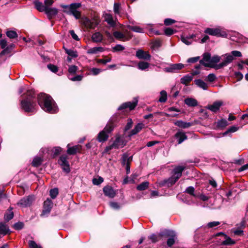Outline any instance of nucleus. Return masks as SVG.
<instances>
[{
	"instance_id": "obj_28",
	"label": "nucleus",
	"mask_w": 248,
	"mask_h": 248,
	"mask_svg": "<svg viewBox=\"0 0 248 248\" xmlns=\"http://www.w3.org/2000/svg\"><path fill=\"white\" fill-rule=\"evenodd\" d=\"M92 39L94 42H100L103 39V35L99 32H96L93 34Z\"/></svg>"
},
{
	"instance_id": "obj_32",
	"label": "nucleus",
	"mask_w": 248,
	"mask_h": 248,
	"mask_svg": "<svg viewBox=\"0 0 248 248\" xmlns=\"http://www.w3.org/2000/svg\"><path fill=\"white\" fill-rule=\"evenodd\" d=\"M9 229L7 225L3 223H0V234L5 235L8 233Z\"/></svg>"
},
{
	"instance_id": "obj_22",
	"label": "nucleus",
	"mask_w": 248,
	"mask_h": 248,
	"mask_svg": "<svg viewBox=\"0 0 248 248\" xmlns=\"http://www.w3.org/2000/svg\"><path fill=\"white\" fill-rule=\"evenodd\" d=\"M114 37L118 40L123 41H126L129 40V38L127 37L125 34L119 31H115L113 32Z\"/></svg>"
},
{
	"instance_id": "obj_58",
	"label": "nucleus",
	"mask_w": 248,
	"mask_h": 248,
	"mask_svg": "<svg viewBox=\"0 0 248 248\" xmlns=\"http://www.w3.org/2000/svg\"><path fill=\"white\" fill-rule=\"evenodd\" d=\"M201 66L200 64H198L195 66V70H193L192 71L191 75L193 76L197 75L200 73L199 69L201 68Z\"/></svg>"
},
{
	"instance_id": "obj_30",
	"label": "nucleus",
	"mask_w": 248,
	"mask_h": 248,
	"mask_svg": "<svg viewBox=\"0 0 248 248\" xmlns=\"http://www.w3.org/2000/svg\"><path fill=\"white\" fill-rule=\"evenodd\" d=\"M35 8L39 11V12H44L45 11L47 7H45L43 3L38 1H34L33 2Z\"/></svg>"
},
{
	"instance_id": "obj_14",
	"label": "nucleus",
	"mask_w": 248,
	"mask_h": 248,
	"mask_svg": "<svg viewBox=\"0 0 248 248\" xmlns=\"http://www.w3.org/2000/svg\"><path fill=\"white\" fill-rule=\"evenodd\" d=\"M137 104L138 100L135 99V100L133 102H127L123 103L119 107L118 109L122 110L123 109L128 108L130 110H133L136 107Z\"/></svg>"
},
{
	"instance_id": "obj_26",
	"label": "nucleus",
	"mask_w": 248,
	"mask_h": 248,
	"mask_svg": "<svg viewBox=\"0 0 248 248\" xmlns=\"http://www.w3.org/2000/svg\"><path fill=\"white\" fill-rule=\"evenodd\" d=\"M185 103L188 107H196L198 105L197 101L192 98H187L185 99Z\"/></svg>"
},
{
	"instance_id": "obj_17",
	"label": "nucleus",
	"mask_w": 248,
	"mask_h": 248,
	"mask_svg": "<svg viewBox=\"0 0 248 248\" xmlns=\"http://www.w3.org/2000/svg\"><path fill=\"white\" fill-rule=\"evenodd\" d=\"M104 20L111 27H115L116 25V21L114 20L112 16L109 13L104 14Z\"/></svg>"
},
{
	"instance_id": "obj_48",
	"label": "nucleus",
	"mask_w": 248,
	"mask_h": 248,
	"mask_svg": "<svg viewBox=\"0 0 248 248\" xmlns=\"http://www.w3.org/2000/svg\"><path fill=\"white\" fill-rule=\"evenodd\" d=\"M161 237V236L160 235V233L158 234V235L153 234L151 235L150 236H149L148 238L152 241L153 243H155L159 240V237Z\"/></svg>"
},
{
	"instance_id": "obj_57",
	"label": "nucleus",
	"mask_w": 248,
	"mask_h": 248,
	"mask_svg": "<svg viewBox=\"0 0 248 248\" xmlns=\"http://www.w3.org/2000/svg\"><path fill=\"white\" fill-rule=\"evenodd\" d=\"M78 67L75 65H71L68 68V72L70 74H75L76 73Z\"/></svg>"
},
{
	"instance_id": "obj_5",
	"label": "nucleus",
	"mask_w": 248,
	"mask_h": 248,
	"mask_svg": "<svg viewBox=\"0 0 248 248\" xmlns=\"http://www.w3.org/2000/svg\"><path fill=\"white\" fill-rule=\"evenodd\" d=\"M81 6L80 3H74L69 5H62V7L64 9V13L73 15L76 19H79L81 17V13L78 9Z\"/></svg>"
},
{
	"instance_id": "obj_6",
	"label": "nucleus",
	"mask_w": 248,
	"mask_h": 248,
	"mask_svg": "<svg viewBox=\"0 0 248 248\" xmlns=\"http://www.w3.org/2000/svg\"><path fill=\"white\" fill-rule=\"evenodd\" d=\"M80 22L86 29H94L99 24V20L98 17L95 16L92 19L84 17L81 19Z\"/></svg>"
},
{
	"instance_id": "obj_7",
	"label": "nucleus",
	"mask_w": 248,
	"mask_h": 248,
	"mask_svg": "<svg viewBox=\"0 0 248 248\" xmlns=\"http://www.w3.org/2000/svg\"><path fill=\"white\" fill-rule=\"evenodd\" d=\"M160 235L168 238L167 241V244L169 247H171L174 244L177 239L176 233L171 230H166L160 232Z\"/></svg>"
},
{
	"instance_id": "obj_35",
	"label": "nucleus",
	"mask_w": 248,
	"mask_h": 248,
	"mask_svg": "<svg viewBox=\"0 0 248 248\" xmlns=\"http://www.w3.org/2000/svg\"><path fill=\"white\" fill-rule=\"evenodd\" d=\"M14 217V213L12 211V208L10 207L8 211L4 215V219L6 221H9L12 219Z\"/></svg>"
},
{
	"instance_id": "obj_8",
	"label": "nucleus",
	"mask_w": 248,
	"mask_h": 248,
	"mask_svg": "<svg viewBox=\"0 0 248 248\" xmlns=\"http://www.w3.org/2000/svg\"><path fill=\"white\" fill-rule=\"evenodd\" d=\"M125 145V143H124V140L120 137L118 136L116 138V139L112 144L106 147L105 152L108 153L113 149L123 148Z\"/></svg>"
},
{
	"instance_id": "obj_43",
	"label": "nucleus",
	"mask_w": 248,
	"mask_h": 248,
	"mask_svg": "<svg viewBox=\"0 0 248 248\" xmlns=\"http://www.w3.org/2000/svg\"><path fill=\"white\" fill-rule=\"evenodd\" d=\"M65 51L66 54L72 58H76L78 56L77 51L72 49H65Z\"/></svg>"
},
{
	"instance_id": "obj_29",
	"label": "nucleus",
	"mask_w": 248,
	"mask_h": 248,
	"mask_svg": "<svg viewBox=\"0 0 248 248\" xmlns=\"http://www.w3.org/2000/svg\"><path fill=\"white\" fill-rule=\"evenodd\" d=\"M150 66V63L144 61H140L138 64V68L141 70L147 69Z\"/></svg>"
},
{
	"instance_id": "obj_53",
	"label": "nucleus",
	"mask_w": 248,
	"mask_h": 248,
	"mask_svg": "<svg viewBox=\"0 0 248 248\" xmlns=\"http://www.w3.org/2000/svg\"><path fill=\"white\" fill-rule=\"evenodd\" d=\"M29 245L30 248H42L40 245H37L34 241H29Z\"/></svg>"
},
{
	"instance_id": "obj_19",
	"label": "nucleus",
	"mask_w": 248,
	"mask_h": 248,
	"mask_svg": "<svg viewBox=\"0 0 248 248\" xmlns=\"http://www.w3.org/2000/svg\"><path fill=\"white\" fill-rule=\"evenodd\" d=\"M222 104L221 101H216L212 105H209L207 108L214 112H216L219 110Z\"/></svg>"
},
{
	"instance_id": "obj_51",
	"label": "nucleus",
	"mask_w": 248,
	"mask_h": 248,
	"mask_svg": "<svg viewBox=\"0 0 248 248\" xmlns=\"http://www.w3.org/2000/svg\"><path fill=\"white\" fill-rule=\"evenodd\" d=\"M103 178L99 177L98 178H93V183L94 185H99L103 182Z\"/></svg>"
},
{
	"instance_id": "obj_39",
	"label": "nucleus",
	"mask_w": 248,
	"mask_h": 248,
	"mask_svg": "<svg viewBox=\"0 0 248 248\" xmlns=\"http://www.w3.org/2000/svg\"><path fill=\"white\" fill-rule=\"evenodd\" d=\"M62 151V148L60 147H55L52 148L50 152H52V155L53 158L57 156Z\"/></svg>"
},
{
	"instance_id": "obj_25",
	"label": "nucleus",
	"mask_w": 248,
	"mask_h": 248,
	"mask_svg": "<svg viewBox=\"0 0 248 248\" xmlns=\"http://www.w3.org/2000/svg\"><path fill=\"white\" fill-rule=\"evenodd\" d=\"M144 126V124L143 123L138 124L130 132V136L135 135L139 133Z\"/></svg>"
},
{
	"instance_id": "obj_54",
	"label": "nucleus",
	"mask_w": 248,
	"mask_h": 248,
	"mask_svg": "<svg viewBox=\"0 0 248 248\" xmlns=\"http://www.w3.org/2000/svg\"><path fill=\"white\" fill-rule=\"evenodd\" d=\"M233 233L235 235L239 236H242L244 234L243 230L238 227H237V228L233 231Z\"/></svg>"
},
{
	"instance_id": "obj_31",
	"label": "nucleus",
	"mask_w": 248,
	"mask_h": 248,
	"mask_svg": "<svg viewBox=\"0 0 248 248\" xmlns=\"http://www.w3.org/2000/svg\"><path fill=\"white\" fill-rule=\"evenodd\" d=\"M195 83L199 87L203 90H207L208 89V85L201 79H196L195 80Z\"/></svg>"
},
{
	"instance_id": "obj_56",
	"label": "nucleus",
	"mask_w": 248,
	"mask_h": 248,
	"mask_svg": "<svg viewBox=\"0 0 248 248\" xmlns=\"http://www.w3.org/2000/svg\"><path fill=\"white\" fill-rule=\"evenodd\" d=\"M114 12L115 14L119 15L120 12V5L118 3L114 4Z\"/></svg>"
},
{
	"instance_id": "obj_9",
	"label": "nucleus",
	"mask_w": 248,
	"mask_h": 248,
	"mask_svg": "<svg viewBox=\"0 0 248 248\" xmlns=\"http://www.w3.org/2000/svg\"><path fill=\"white\" fill-rule=\"evenodd\" d=\"M58 163L62 167L64 171L66 173L70 172V169L66 155H61L58 160Z\"/></svg>"
},
{
	"instance_id": "obj_23",
	"label": "nucleus",
	"mask_w": 248,
	"mask_h": 248,
	"mask_svg": "<svg viewBox=\"0 0 248 248\" xmlns=\"http://www.w3.org/2000/svg\"><path fill=\"white\" fill-rule=\"evenodd\" d=\"M108 134L103 130L98 134L97 140L99 142H103L108 140Z\"/></svg>"
},
{
	"instance_id": "obj_47",
	"label": "nucleus",
	"mask_w": 248,
	"mask_h": 248,
	"mask_svg": "<svg viewBox=\"0 0 248 248\" xmlns=\"http://www.w3.org/2000/svg\"><path fill=\"white\" fill-rule=\"evenodd\" d=\"M59 193V190L57 188L52 189L50 190L49 195L51 198L55 199L56 198Z\"/></svg>"
},
{
	"instance_id": "obj_11",
	"label": "nucleus",
	"mask_w": 248,
	"mask_h": 248,
	"mask_svg": "<svg viewBox=\"0 0 248 248\" xmlns=\"http://www.w3.org/2000/svg\"><path fill=\"white\" fill-rule=\"evenodd\" d=\"M204 33L217 37L223 36L224 35V33L219 28H207L204 30Z\"/></svg>"
},
{
	"instance_id": "obj_1",
	"label": "nucleus",
	"mask_w": 248,
	"mask_h": 248,
	"mask_svg": "<svg viewBox=\"0 0 248 248\" xmlns=\"http://www.w3.org/2000/svg\"><path fill=\"white\" fill-rule=\"evenodd\" d=\"M38 103L45 111L55 113L58 111V107L53 98L49 95L41 93L38 95Z\"/></svg>"
},
{
	"instance_id": "obj_62",
	"label": "nucleus",
	"mask_w": 248,
	"mask_h": 248,
	"mask_svg": "<svg viewBox=\"0 0 248 248\" xmlns=\"http://www.w3.org/2000/svg\"><path fill=\"white\" fill-rule=\"evenodd\" d=\"M164 24L166 26H169L175 23V20L171 18H166L164 21Z\"/></svg>"
},
{
	"instance_id": "obj_59",
	"label": "nucleus",
	"mask_w": 248,
	"mask_h": 248,
	"mask_svg": "<svg viewBox=\"0 0 248 248\" xmlns=\"http://www.w3.org/2000/svg\"><path fill=\"white\" fill-rule=\"evenodd\" d=\"M24 224L22 222H18L16 223L14 225V228L16 230H19L23 228Z\"/></svg>"
},
{
	"instance_id": "obj_12",
	"label": "nucleus",
	"mask_w": 248,
	"mask_h": 248,
	"mask_svg": "<svg viewBox=\"0 0 248 248\" xmlns=\"http://www.w3.org/2000/svg\"><path fill=\"white\" fill-rule=\"evenodd\" d=\"M136 56L139 59L150 61L151 56L148 51H144L142 49H138L136 53Z\"/></svg>"
},
{
	"instance_id": "obj_61",
	"label": "nucleus",
	"mask_w": 248,
	"mask_h": 248,
	"mask_svg": "<svg viewBox=\"0 0 248 248\" xmlns=\"http://www.w3.org/2000/svg\"><path fill=\"white\" fill-rule=\"evenodd\" d=\"M211 54L209 53H205L203 55V59L205 61V62L210 63L211 60Z\"/></svg>"
},
{
	"instance_id": "obj_49",
	"label": "nucleus",
	"mask_w": 248,
	"mask_h": 248,
	"mask_svg": "<svg viewBox=\"0 0 248 248\" xmlns=\"http://www.w3.org/2000/svg\"><path fill=\"white\" fill-rule=\"evenodd\" d=\"M132 159V156L128 157L126 154H124L123 156V163L125 164H129Z\"/></svg>"
},
{
	"instance_id": "obj_10",
	"label": "nucleus",
	"mask_w": 248,
	"mask_h": 248,
	"mask_svg": "<svg viewBox=\"0 0 248 248\" xmlns=\"http://www.w3.org/2000/svg\"><path fill=\"white\" fill-rule=\"evenodd\" d=\"M52 206L53 202L52 201L49 199H47L44 202L43 210L41 214V216H45L49 214Z\"/></svg>"
},
{
	"instance_id": "obj_52",
	"label": "nucleus",
	"mask_w": 248,
	"mask_h": 248,
	"mask_svg": "<svg viewBox=\"0 0 248 248\" xmlns=\"http://www.w3.org/2000/svg\"><path fill=\"white\" fill-rule=\"evenodd\" d=\"M113 51H121L124 49V47L121 45H117L112 48Z\"/></svg>"
},
{
	"instance_id": "obj_55",
	"label": "nucleus",
	"mask_w": 248,
	"mask_h": 248,
	"mask_svg": "<svg viewBox=\"0 0 248 248\" xmlns=\"http://www.w3.org/2000/svg\"><path fill=\"white\" fill-rule=\"evenodd\" d=\"M47 68L52 72L56 73L58 71V67L55 65L49 64L47 65Z\"/></svg>"
},
{
	"instance_id": "obj_45",
	"label": "nucleus",
	"mask_w": 248,
	"mask_h": 248,
	"mask_svg": "<svg viewBox=\"0 0 248 248\" xmlns=\"http://www.w3.org/2000/svg\"><path fill=\"white\" fill-rule=\"evenodd\" d=\"M228 124L227 121L225 119H221L217 123V126L218 128H223L227 126Z\"/></svg>"
},
{
	"instance_id": "obj_36",
	"label": "nucleus",
	"mask_w": 248,
	"mask_h": 248,
	"mask_svg": "<svg viewBox=\"0 0 248 248\" xmlns=\"http://www.w3.org/2000/svg\"><path fill=\"white\" fill-rule=\"evenodd\" d=\"M149 186V183L148 182H143L137 186V189L139 191L144 190L148 188Z\"/></svg>"
},
{
	"instance_id": "obj_46",
	"label": "nucleus",
	"mask_w": 248,
	"mask_h": 248,
	"mask_svg": "<svg viewBox=\"0 0 248 248\" xmlns=\"http://www.w3.org/2000/svg\"><path fill=\"white\" fill-rule=\"evenodd\" d=\"M42 162V160L41 157H36L33 159L32 165L34 167H38L41 165Z\"/></svg>"
},
{
	"instance_id": "obj_3",
	"label": "nucleus",
	"mask_w": 248,
	"mask_h": 248,
	"mask_svg": "<svg viewBox=\"0 0 248 248\" xmlns=\"http://www.w3.org/2000/svg\"><path fill=\"white\" fill-rule=\"evenodd\" d=\"M27 94L29 96L21 101V108L25 112L33 113L35 111V107L36 106L34 100V93L32 91H29Z\"/></svg>"
},
{
	"instance_id": "obj_42",
	"label": "nucleus",
	"mask_w": 248,
	"mask_h": 248,
	"mask_svg": "<svg viewBox=\"0 0 248 248\" xmlns=\"http://www.w3.org/2000/svg\"><path fill=\"white\" fill-rule=\"evenodd\" d=\"M127 28L129 30H130L134 32H139V33L143 32V29L139 26H133L129 25L127 26Z\"/></svg>"
},
{
	"instance_id": "obj_15",
	"label": "nucleus",
	"mask_w": 248,
	"mask_h": 248,
	"mask_svg": "<svg viewBox=\"0 0 248 248\" xmlns=\"http://www.w3.org/2000/svg\"><path fill=\"white\" fill-rule=\"evenodd\" d=\"M103 192L105 196L110 198H113L116 195V192L113 188L110 186H106L103 189Z\"/></svg>"
},
{
	"instance_id": "obj_2",
	"label": "nucleus",
	"mask_w": 248,
	"mask_h": 248,
	"mask_svg": "<svg viewBox=\"0 0 248 248\" xmlns=\"http://www.w3.org/2000/svg\"><path fill=\"white\" fill-rule=\"evenodd\" d=\"M38 103L45 111L55 113L58 111V107L53 98L49 95L41 93L38 95Z\"/></svg>"
},
{
	"instance_id": "obj_24",
	"label": "nucleus",
	"mask_w": 248,
	"mask_h": 248,
	"mask_svg": "<svg viewBox=\"0 0 248 248\" xmlns=\"http://www.w3.org/2000/svg\"><path fill=\"white\" fill-rule=\"evenodd\" d=\"M174 124L182 128H186L192 125V123L184 122L181 120H178L174 123Z\"/></svg>"
},
{
	"instance_id": "obj_27",
	"label": "nucleus",
	"mask_w": 248,
	"mask_h": 248,
	"mask_svg": "<svg viewBox=\"0 0 248 248\" xmlns=\"http://www.w3.org/2000/svg\"><path fill=\"white\" fill-rule=\"evenodd\" d=\"M104 51L103 47L101 46L94 47L89 48L87 50V53L90 54H96L98 52H103Z\"/></svg>"
},
{
	"instance_id": "obj_4",
	"label": "nucleus",
	"mask_w": 248,
	"mask_h": 248,
	"mask_svg": "<svg viewBox=\"0 0 248 248\" xmlns=\"http://www.w3.org/2000/svg\"><path fill=\"white\" fill-rule=\"evenodd\" d=\"M185 169V168L183 166H177L175 167L173 170V175L169 179L164 180L160 182L159 185L160 186H164L166 185H167L168 186H172L181 177Z\"/></svg>"
},
{
	"instance_id": "obj_41",
	"label": "nucleus",
	"mask_w": 248,
	"mask_h": 248,
	"mask_svg": "<svg viewBox=\"0 0 248 248\" xmlns=\"http://www.w3.org/2000/svg\"><path fill=\"white\" fill-rule=\"evenodd\" d=\"M160 97L159 99L160 102L164 103L165 102L167 99V94L166 91L163 90L160 93Z\"/></svg>"
},
{
	"instance_id": "obj_44",
	"label": "nucleus",
	"mask_w": 248,
	"mask_h": 248,
	"mask_svg": "<svg viewBox=\"0 0 248 248\" xmlns=\"http://www.w3.org/2000/svg\"><path fill=\"white\" fill-rule=\"evenodd\" d=\"M194 37H195V35H191L189 36V37H182L181 40H182V41L184 43H185V44H186L187 45H189L192 43L191 40H189V39H192V38H194Z\"/></svg>"
},
{
	"instance_id": "obj_13",
	"label": "nucleus",
	"mask_w": 248,
	"mask_h": 248,
	"mask_svg": "<svg viewBox=\"0 0 248 248\" xmlns=\"http://www.w3.org/2000/svg\"><path fill=\"white\" fill-rule=\"evenodd\" d=\"M34 200V197L32 196H29L27 197H24L21 199L17 203L18 205L22 207H26L30 206L31 204Z\"/></svg>"
},
{
	"instance_id": "obj_40",
	"label": "nucleus",
	"mask_w": 248,
	"mask_h": 248,
	"mask_svg": "<svg viewBox=\"0 0 248 248\" xmlns=\"http://www.w3.org/2000/svg\"><path fill=\"white\" fill-rule=\"evenodd\" d=\"M6 34L7 36L10 39H15L18 37L17 33L14 31H8Z\"/></svg>"
},
{
	"instance_id": "obj_20",
	"label": "nucleus",
	"mask_w": 248,
	"mask_h": 248,
	"mask_svg": "<svg viewBox=\"0 0 248 248\" xmlns=\"http://www.w3.org/2000/svg\"><path fill=\"white\" fill-rule=\"evenodd\" d=\"M67 153L69 155H75L77 152H80L81 149V146L80 145H77L73 147H69V145L67 146Z\"/></svg>"
},
{
	"instance_id": "obj_38",
	"label": "nucleus",
	"mask_w": 248,
	"mask_h": 248,
	"mask_svg": "<svg viewBox=\"0 0 248 248\" xmlns=\"http://www.w3.org/2000/svg\"><path fill=\"white\" fill-rule=\"evenodd\" d=\"M220 60V57L216 55L211 58L210 62V67H213L215 64L218 62Z\"/></svg>"
},
{
	"instance_id": "obj_18",
	"label": "nucleus",
	"mask_w": 248,
	"mask_h": 248,
	"mask_svg": "<svg viewBox=\"0 0 248 248\" xmlns=\"http://www.w3.org/2000/svg\"><path fill=\"white\" fill-rule=\"evenodd\" d=\"M176 139H177L178 143L181 144L187 138L186 133L183 131H178L174 135Z\"/></svg>"
},
{
	"instance_id": "obj_64",
	"label": "nucleus",
	"mask_w": 248,
	"mask_h": 248,
	"mask_svg": "<svg viewBox=\"0 0 248 248\" xmlns=\"http://www.w3.org/2000/svg\"><path fill=\"white\" fill-rule=\"evenodd\" d=\"M101 70L100 69L96 68H93L91 70L90 72L93 75L95 76V75L99 74L101 72Z\"/></svg>"
},
{
	"instance_id": "obj_60",
	"label": "nucleus",
	"mask_w": 248,
	"mask_h": 248,
	"mask_svg": "<svg viewBox=\"0 0 248 248\" xmlns=\"http://www.w3.org/2000/svg\"><path fill=\"white\" fill-rule=\"evenodd\" d=\"M164 33L166 35L170 36L174 33V31L170 28H167L164 30Z\"/></svg>"
},
{
	"instance_id": "obj_21",
	"label": "nucleus",
	"mask_w": 248,
	"mask_h": 248,
	"mask_svg": "<svg viewBox=\"0 0 248 248\" xmlns=\"http://www.w3.org/2000/svg\"><path fill=\"white\" fill-rule=\"evenodd\" d=\"M184 67V65L182 63H176L171 65L167 68V71L169 72H175Z\"/></svg>"
},
{
	"instance_id": "obj_16",
	"label": "nucleus",
	"mask_w": 248,
	"mask_h": 248,
	"mask_svg": "<svg viewBox=\"0 0 248 248\" xmlns=\"http://www.w3.org/2000/svg\"><path fill=\"white\" fill-rule=\"evenodd\" d=\"M45 12L48 18L51 20L54 16L57 15L58 10L56 8L46 7Z\"/></svg>"
},
{
	"instance_id": "obj_50",
	"label": "nucleus",
	"mask_w": 248,
	"mask_h": 248,
	"mask_svg": "<svg viewBox=\"0 0 248 248\" xmlns=\"http://www.w3.org/2000/svg\"><path fill=\"white\" fill-rule=\"evenodd\" d=\"M194 188L192 186H189L188 187L186 190V192H187V193L190 194L191 195H192L195 197H198V195H195L194 194Z\"/></svg>"
},
{
	"instance_id": "obj_34",
	"label": "nucleus",
	"mask_w": 248,
	"mask_h": 248,
	"mask_svg": "<svg viewBox=\"0 0 248 248\" xmlns=\"http://www.w3.org/2000/svg\"><path fill=\"white\" fill-rule=\"evenodd\" d=\"M114 124L112 122H109L105 127L103 130L108 134L110 133L114 129Z\"/></svg>"
},
{
	"instance_id": "obj_33",
	"label": "nucleus",
	"mask_w": 248,
	"mask_h": 248,
	"mask_svg": "<svg viewBox=\"0 0 248 248\" xmlns=\"http://www.w3.org/2000/svg\"><path fill=\"white\" fill-rule=\"evenodd\" d=\"M193 79L192 75H187L181 79V82L183 84L186 85L189 83Z\"/></svg>"
},
{
	"instance_id": "obj_63",
	"label": "nucleus",
	"mask_w": 248,
	"mask_h": 248,
	"mask_svg": "<svg viewBox=\"0 0 248 248\" xmlns=\"http://www.w3.org/2000/svg\"><path fill=\"white\" fill-rule=\"evenodd\" d=\"M220 224V222L218 221H213L209 222L207 224V226L209 228H213Z\"/></svg>"
},
{
	"instance_id": "obj_37",
	"label": "nucleus",
	"mask_w": 248,
	"mask_h": 248,
	"mask_svg": "<svg viewBox=\"0 0 248 248\" xmlns=\"http://www.w3.org/2000/svg\"><path fill=\"white\" fill-rule=\"evenodd\" d=\"M226 239L223 241L221 245L223 246L227 245H233L235 243V241L233 240L230 237H228L226 235H225Z\"/></svg>"
}]
</instances>
